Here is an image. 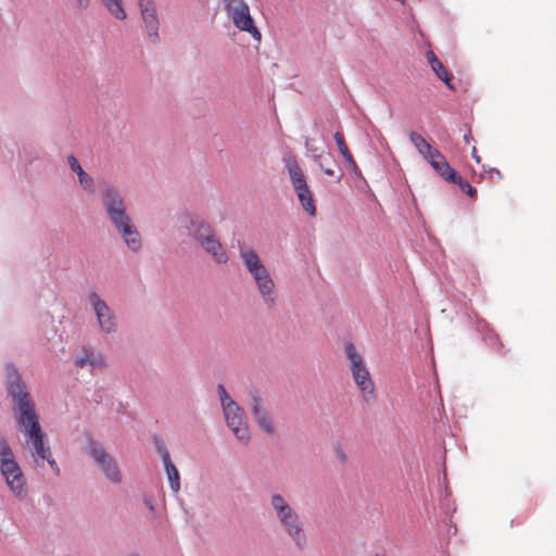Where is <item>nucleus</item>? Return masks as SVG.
<instances>
[{"label":"nucleus","instance_id":"obj_1","mask_svg":"<svg viewBox=\"0 0 556 556\" xmlns=\"http://www.w3.org/2000/svg\"><path fill=\"white\" fill-rule=\"evenodd\" d=\"M4 390L11 402L15 426L24 438V448L29 453L35 467H43L45 458L50 457L52 451L28 386L13 363L4 365Z\"/></svg>","mask_w":556,"mask_h":556},{"label":"nucleus","instance_id":"obj_2","mask_svg":"<svg viewBox=\"0 0 556 556\" xmlns=\"http://www.w3.org/2000/svg\"><path fill=\"white\" fill-rule=\"evenodd\" d=\"M100 198L104 214L129 251L138 253L142 249L141 235L128 213L127 202L122 190L111 184L101 187Z\"/></svg>","mask_w":556,"mask_h":556},{"label":"nucleus","instance_id":"obj_3","mask_svg":"<svg viewBox=\"0 0 556 556\" xmlns=\"http://www.w3.org/2000/svg\"><path fill=\"white\" fill-rule=\"evenodd\" d=\"M269 505L282 533L298 549H305L308 545V539L304 521L295 508L282 494L277 492L270 494Z\"/></svg>","mask_w":556,"mask_h":556},{"label":"nucleus","instance_id":"obj_4","mask_svg":"<svg viewBox=\"0 0 556 556\" xmlns=\"http://www.w3.org/2000/svg\"><path fill=\"white\" fill-rule=\"evenodd\" d=\"M344 354L349 361L353 380L362 392L364 402L370 403L375 399V386L362 355L354 343L350 341L344 342Z\"/></svg>","mask_w":556,"mask_h":556},{"label":"nucleus","instance_id":"obj_5","mask_svg":"<svg viewBox=\"0 0 556 556\" xmlns=\"http://www.w3.org/2000/svg\"><path fill=\"white\" fill-rule=\"evenodd\" d=\"M86 452L109 481L115 484L122 482L123 476L115 457L90 434L86 437Z\"/></svg>","mask_w":556,"mask_h":556},{"label":"nucleus","instance_id":"obj_6","mask_svg":"<svg viewBox=\"0 0 556 556\" xmlns=\"http://www.w3.org/2000/svg\"><path fill=\"white\" fill-rule=\"evenodd\" d=\"M285 162L286 168L290 177V181L303 210L307 212L309 216H315L316 206L313 193L307 185L306 177L303 170L300 168L294 159L289 157Z\"/></svg>","mask_w":556,"mask_h":556},{"label":"nucleus","instance_id":"obj_7","mask_svg":"<svg viewBox=\"0 0 556 556\" xmlns=\"http://www.w3.org/2000/svg\"><path fill=\"white\" fill-rule=\"evenodd\" d=\"M224 5L228 16L239 30L245 31L254 40L261 41L262 34L255 25L249 4L244 0H224Z\"/></svg>","mask_w":556,"mask_h":556},{"label":"nucleus","instance_id":"obj_8","mask_svg":"<svg viewBox=\"0 0 556 556\" xmlns=\"http://www.w3.org/2000/svg\"><path fill=\"white\" fill-rule=\"evenodd\" d=\"M88 300L101 333L113 334L118 330L117 317L108 303L96 292L88 294Z\"/></svg>","mask_w":556,"mask_h":556},{"label":"nucleus","instance_id":"obj_9","mask_svg":"<svg viewBox=\"0 0 556 556\" xmlns=\"http://www.w3.org/2000/svg\"><path fill=\"white\" fill-rule=\"evenodd\" d=\"M226 424L237 440L243 444L250 441V431L244 410L235 403L223 409Z\"/></svg>","mask_w":556,"mask_h":556},{"label":"nucleus","instance_id":"obj_10","mask_svg":"<svg viewBox=\"0 0 556 556\" xmlns=\"http://www.w3.org/2000/svg\"><path fill=\"white\" fill-rule=\"evenodd\" d=\"M153 444H154L155 451L160 454V456L162 458V462L164 465V470H165L170 490L174 493L179 492L180 475H179L177 467L170 459V454H169L168 448L166 447L162 438L159 435L153 437Z\"/></svg>","mask_w":556,"mask_h":556},{"label":"nucleus","instance_id":"obj_11","mask_svg":"<svg viewBox=\"0 0 556 556\" xmlns=\"http://www.w3.org/2000/svg\"><path fill=\"white\" fill-rule=\"evenodd\" d=\"M250 275L252 276L257 287L264 304L269 308L274 307L277 300L275 282L271 279L265 265Z\"/></svg>","mask_w":556,"mask_h":556},{"label":"nucleus","instance_id":"obj_12","mask_svg":"<svg viewBox=\"0 0 556 556\" xmlns=\"http://www.w3.org/2000/svg\"><path fill=\"white\" fill-rule=\"evenodd\" d=\"M251 414L262 431L270 435L275 433V425L270 413L264 405L263 400L256 394L251 400Z\"/></svg>","mask_w":556,"mask_h":556},{"label":"nucleus","instance_id":"obj_13","mask_svg":"<svg viewBox=\"0 0 556 556\" xmlns=\"http://www.w3.org/2000/svg\"><path fill=\"white\" fill-rule=\"evenodd\" d=\"M74 364L78 368H89L92 372L97 368L105 366V357L102 352L91 346L83 348L79 353L76 354Z\"/></svg>","mask_w":556,"mask_h":556},{"label":"nucleus","instance_id":"obj_14","mask_svg":"<svg viewBox=\"0 0 556 556\" xmlns=\"http://www.w3.org/2000/svg\"><path fill=\"white\" fill-rule=\"evenodd\" d=\"M189 236L201 247L216 233L208 222L200 217H191L186 226Z\"/></svg>","mask_w":556,"mask_h":556},{"label":"nucleus","instance_id":"obj_15","mask_svg":"<svg viewBox=\"0 0 556 556\" xmlns=\"http://www.w3.org/2000/svg\"><path fill=\"white\" fill-rule=\"evenodd\" d=\"M426 160L445 180L455 178L456 170L450 166L444 155L438 149H434Z\"/></svg>","mask_w":556,"mask_h":556},{"label":"nucleus","instance_id":"obj_16","mask_svg":"<svg viewBox=\"0 0 556 556\" xmlns=\"http://www.w3.org/2000/svg\"><path fill=\"white\" fill-rule=\"evenodd\" d=\"M9 490L13 493V495L23 501L26 498L28 494L26 478L22 471V469L17 470L14 473H10L3 478Z\"/></svg>","mask_w":556,"mask_h":556},{"label":"nucleus","instance_id":"obj_17","mask_svg":"<svg viewBox=\"0 0 556 556\" xmlns=\"http://www.w3.org/2000/svg\"><path fill=\"white\" fill-rule=\"evenodd\" d=\"M67 164L76 173L81 188L88 193H93L96 191L93 178L83 169L78 160L73 154L67 156Z\"/></svg>","mask_w":556,"mask_h":556},{"label":"nucleus","instance_id":"obj_18","mask_svg":"<svg viewBox=\"0 0 556 556\" xmlns=\"http://www.w3.org/2000/svg\"><path fill=\"white\" fill-rule=\"evenodd\" d=\"M201 248L213 258L216 264H226L229 260L228 254L218 237L215 235Z\"/></svg>","mask_w":556,"mask_h":556},{"label":"nucleus","instance_id":"obj_19","mask_svg":"<svg viewBox=\"0 0 556 556\" xmlns=\"http://www.w3.org/2000/svg\"><path fill=\"white\" fill-rule=\"evenodd\" d=\"M333 138L338 146L339 152L341 153L342 157L344 159L349 169L356 177H362V172H361L359 167L357 166L356 162L354 161L350 150L348 149V146L345 143L343 135L339 131H336L333 135Z\"/></svg>","mask_w":556,"mask_h":556},{"label":"nucleus","instance_id":"obj_20","mask_svg":"<svg viewBox=\"0 0 556 556\" xmlns=\"http://www.w3.org/2000/svg\"><path fill=\"white\" fill-rule=\"evenodd\" d=\"M239 255H240L242 263L249 274H252L253 271H255L264 266L258 254L252 248L240 247Z\"/></svg>","mask_w":556,"mask_h":556},{"label":"nucleus","instance_id":"obj_21","mask_svg":"<svg viewBox=\"0 0 556 556\" xmlns=\"http://www.w3.org/2000/svg\"><path fill=\"white\" fill-rule=\"evenodd\" d=\"M141 20L143 23V28L147 33V37L153 45H156L161 41L160 38V20L157 14L152 15H141Z\"/></svg>","mask_w":556,"mask_h":556},{"label":"nucleus","instance_id":"obj_22","mask_svg":"<svg viewBox=\"0 0 556 556\" xmlns=\"http://www.w3.org/2000/svg\"><path fill=\"white\" fill-rule=\"evenodd\" d=\"M409 140L412 144L416 148L420 155L426 160L427 156L435 149L430 146V143L416 131L409 132Z\"/></svg>","mask_w":556,"mask_h":556},{"label":"nucleus","instance_id":"obj_23","mask_svg":"<svg viewBox=\"0 0 556 556\" xmlns=\"http://www.w3.org/2000/svg\"><path fill=\"white\" fill-rule=\"evenodd\" d=\"M102 5L108 12L118 21H124L127 17L126 11L123 7V0H100Z\"/></svg>","mask_w":556,"mask_h":556},{"label":"nucleus","instance_id":"obj_24","mask_svg":"<svg viewBox=\"0 0 556 556\" xmlns=\"http://www.w3.org/2000/svg\"><path fill=\"white\" fill-rule=\"evenodd\" d=\"M20 469L22 468L16 462L14 454L0 460V473L3 478L10 473L16 472Z\"/></svg>","mask_w":556,"mask_h":556},{"label":"nucleus","instance_id":"obj_25","mask_svg":"<svg viewBox=\"0 0 556 556\" xmlns=\"http://www.w3.org/2000/svg\"><path fill=\"white\" fill-rule=\"evenodd\" d=\"M431 68L439 79H441L450 89H454V86L451 83L453 77L448 74L441 61L435 63L434 66H431Z\"/></svg>","mask_w":556,"mask_h":556},{"label":"nucleus","instance_id":"obj_26","mask_svg":"<svg viewBox=\"0 0 556 556\" xmlns=\"http://www.w3.org/2000/svg\"><path fill=\"white\" fill-rule=\"evenodd\" d=\"M447 181L457 185L462 191L470 197H473L477 193V190L467 180L463 179L462 176H459L457 173L455 178L448 179Z\"/></svg>","mask_w":556,"mask_h":556},{"label":"nucleus","instance_id":"obj_27","mask_svg":"<svg viewBox=\"0 0 556 556\" xmlns=\"http://www.w3.org/2000/svg\"><path fill=\"white\" fill-rule=\"evenodd\" d=\"M140 15L157 14V8L154 0H138Z\"/></svg>","mask_w":556,"mask_h":556},{"label":"nucleus","instance_id":"obj_28","mask_svg":"<svg viewBox=\"0 0 556 556\" xmlns=\"http://www.w3.org/2000/svg\"><path fill=\"white\" fill-rule=\"evenodd\" d=\"M217 394L223 409L237 403L236 401L232 400V397L229 395L226 388L222 383L217 384Z\"/></svg>","mask_w":556,"mask_h":556},{"label":"nucleus","instance_id":"obj_29","mask_svg":"<svg viewBox=\"0 0 556 556\" xmlns=\"http://www.w3.org/2000/svg\"><path fill=\"white\" fill-rule=\"evenodd\" d=\"M305 148L307 152L312 154L314 162L323 160L326 156L324 155L323 151H319V149L309 139L305 140Z\"/></svg>","mask_w":556,"mask_h":556},{"label":"nucleus","instance_id":"obj_30","mask_svg":"<svg viewBox=\"0 0 556 556\" xmlns=\"http://www.w3.org/2000/svg\"><path fill=\"white\" fill-rule=\"evenodd\" d=\"M13 454H14V452H13L11 445L9 444L8 440L5 439V437L2 433H0V460L2 458H7Z\"/></svg>","mask_w":556,"mask_h":556},{"label":"nucleus","instance_id":"obj_31","mask_svg":"<svg viewBox=\"0 0 556 556\" xmlns=\"http://www.w3.org/2000/svg\"><path fill=\"white\" fill-rule=\"evenodd\" d=\"M332 162H333V160H332L331 155L327 154L323 160H319L315 163L324 172V174H326L327 176H333L334 170L327 166L329 163H332Z\"/></svg>","mask_w":556,"mask_h":556},{"label":"nucleus","instance_id":"obj_32","mask_svg":"<svg viewBox=\"0 0 556 556\" xmlns=\"http://www.w3.org/2000/svg\"><path fill=\"white\" fill-rule=\"evenodd\" d=\"M105 391L103 388H97L92 394V401L96 404H101L104 400Z\"/></svg>","mask_w":556,"mask_h":556},{"label":"nucleus","instance_id":"obj_33","mask_svg":"<svg viewBox=\"0 0 556 556\" xmlns=\"http://www.w3.org/2000/svg\"><path fill=\"white\" fill-rule=\"evenodd\" d=\"M143 504L144 506L151 511V513H154L155 511V506H154V501H153V496L152 495H149V494H144L143 495Z\"/></svg>","mask_w":556,"mask_h":556},{"label":"nucleus","instance_id":"obj_34","mask_svg":"<svg viewBox=\"0 0 556 556\" xmlns=\"http://www.w3.org/2000/svg\"><path fill=\"white\" fill-rule=\"evenodd\" d=\"M45 462H47L49 464L50 468L54 471V473H56V475L60 473V468H59L55 459L53 458L52 453H50V457L45 458Z\"/></svg>","mask_w":556,"mask_h":556},{"label":"nucleus","instance_id":"obj_35","mask_svg":"<svg viewBox=\"0 0 556 556\" xmlns=\"http://www.w3.org/2000/svg\"><path fill=\"white\" fill-rule=\"evenodd\" d=\"M426 58L430 66H434L440 61L432 50L426 52Z\"/></svg>","mask_w":556,"mask_h":556},{"label":"nucleus","instance_id":"obj_36","mask_svg":"<svg viewBox=\"0 0 556 556\" xmlns=\"http://www.w3.org/2000/svg\"><path fill=\"white\" fill-rule=\"evenodd\" d=\"M337 454L342 463L346 462V459H348L346 454L341 448H337Z\"/></svg>","mask_w":556,"mask_h":556},{"label":"nucleus","instance_id":"obj_37","mask_svg":"<svg viewBox=\"0 0 556 556\" xmlns=\"http://www.w3.org/2000/svg\"><path fill=\"white\" fill-rule=\"evenodd\" d=\"M471 156H472V159H475V161H476L477 163H480V162H481L480 156L477 154L476 147H473V148H472Z\"/></svg>","mask_w":556,"mask_h":556},{"label":"nucleus","instance_id":"obj_38","mask_svg":"<svg viewBox=\"0 0 556 556\" xmlns=\"http://www.w3.org/2000/svg\"><path fill=\"white\" fill-rule=\"evenodd\" d=\"M470 137H471L470 131H468L467 134L464 135V141L468 143L470 140Z\"/></svg>","mask_w":556,"mask_h":556},{"label":"nucleus","instance_id":"obj_39","mask_svg":"<svg viewBox=\"0 0 556 556\" xmlns=\"http://www.w3.org/2000/svg\"><path fill=\"white\" fill-rule=\"evenodd\" d=\"M490 172L491 173H495V175H497L500 178L502 177L501 172L498 169H496V168H491Z\"/></svg>","mask_w":556,"mask_h":556},{"label":"nucleus","instance_id":"obj_40","mask_svg":"<svg viewBox=\"0 0 556 556\" xmlns=\"http://www.w3.org/2000/svg\"><path fill=\"white\" fill-rule=\"evenodd\" d=\"M129 556H140V555H139V554H137V553H132V554H130Z\"/></svg>","mask_w":556,"mask_h":556},{"label":"nucleus","instance_id":"obj_41","mask_svg":"<svg viewBox=\"0 0 556 556\" xmlns=\"http://www.w3.org/2000/svg\"><path fill=\"white\" fill-rule=\"evenodd\" d=\"M80 3L83 4V1L80 0Z\"/></svg>","mask_w":556,"mask_h":556},{"label":"nucleus","instance_id":"obj_42","mask_svg":"<svg viewBox=\"0 0 556 556\" xmlns=\"http://www.w3.org/2000/svg\"><path fill=\"white\" fill-rule=\"evenodd\" d=\"M375 556H379L378 554H376Z\"/></svg>","mask_w":556,"mask_h":556}]
</instances>
